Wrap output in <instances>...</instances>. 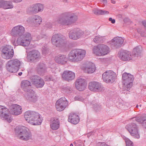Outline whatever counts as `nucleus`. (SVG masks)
I'll return each instance as SVG.
<instances>
[{"instance_id": "nucleus-1", "label": "nucleus", "mask_w": 146, "mask_h": 146, "mask_svg": "<svg viewBox=\"0 0 146 146\" xmlns=\"http://www.w3.org/2000/svg\"><path fill=\"white\" fill-rule=\"evenodd\" d=\"M25 28L21 25H18L13 27L10 34L13 36L17 37L16 44L17 45L27 46L30 44L32 39L31 34L27 33L25 34Z\"/></svg>"}, {"instance_id": "nucleus-2", "label": "nucleus", "mask_w": 146, "mask_h": 146, "mask_svg": "<svg viewBox=\"0 0 146 146\" xmlns=\"http://www.w3.org/2000/svg\"><path fill=\"white\" fill-rule=\"evenodd\" d=\"M86 54L85 50L75 49L71 50L68 55V60L70 61L77 62L82 60Z\"/></svg>"}, {"instance_id": "nucleus-3", "label": "nucleus", "mask_w": 146, "mask_h": 146, "mask_svg": "<svg viewBox=\"0 0 146 146\" xmlns=\"http://www.w3.org/2000/svg\"><path fill=\"white\" fill-rule=\"evenodd\" d=\"M77 19V16L75 14L67 12L63 14L62 17L59 18L57 21L62 25H68L74 23Z\"/></svg>"}, {"instance_id": "nucleus-4", "label": "nucleus", "mask_w": 146, "mask_h": 146, "mask_svg": "<svg viewBox=\"0 0 146 146\" xmlns=\"http://www.w3.org/2000/svg\"><path fill=\"white\" fill-rule=\"evenodd\" d=\"M123 88L124 90L129 91L132 86L133 77L130 74L125 73L122 77Z\"/></svg>"}, {"instance_id": "nucleus-5", "label": "nucleus", "mask_w": 146, "mask_h": 146, "mask_svg": "<svg viewBox=\"0 0 146 146\" xmlns=\"http://www.w3.org/2000/svg\"><path fill=\"white\" fill-rule=\"evenodd\" d=\"M109 48L104 44H100L94 46L93 49V52L98 56H104L109 52Z\"/></svg>"}, {"instance_id": "nucleus-6", "label": "nucleus", "mask_w": 146, "mask_h": 146, "mask_svg": "<svg viewBox=\"0 0 146 146\" xmlns=\"http://www.w3.org/2000/svg\"><path fill=\"white\" fill-rule=\"evenodd\" d=\"M18 133L19 138L21 140L28 141L31 139L32 134L30 131L24 126L20 127Z\"/></svg>"}, {"instance_id": "nucleus-7", "label": "nucleus", "mask_w": 146, "mask_h": 146, "mask_svg": "<svg viewBox=\"0 0 146 146\" xmlns=\"http://www.w3.org/2000/svg\"><path fill=\"white\" fill-rule=\"evenodd\" d=\"M21 64V62L17 59L11 60L7 64V68L9 71L15 72L18 70Z\"/></svg>"}, {"instance_id": "nucleus-8", "label": "nucleus", "mask_w": 146, "mask_h": 146, "mask_svg": "<svg viewBox=\"0 0 146 146\" xmlns=\"http://www.w3.org/2000/svg\"><path fill=\"white\" fill-rule=\"evenodd\" d=\"M1 54L4 59L8 60L12 58L14 55L13 48L10 45H6L2 49Z\"/></svg>"}, {"instance_id": "nucleus-9", "label": "nucleus", "mask_w": 146, "mask_h": 146, "mask_svg": "<svg viewBox=\"0 0 146 146\" xmlns=\"http://www.w3.org/2000/svg\"><path fill=\"white\" fill-rule=\"evenodd\" d=\"M104 81L108 83H112L115 80L116 77V74L111 70L106 71L102 75Z\"/></svg>"}, {"instance_id": "nucleus-10", "label": "nucleus", "mask_w": 146, "mask_h": 146, "mask_svg": "<svg viewBox=\"0 0 146 146\" xmlns=\"http://www.w3.org/2000/svg\"><path fill=\"white\" fill-rule=\"evenodd\" d=\"M64 37L60 34H55L53 35L51 38L52 44L57 47L62 46L64 44Z\"/></svg>"}, {"instance_id": "nucleus-11", "label": "nucleus", "mask_w": 146, "mask_h": 146, "mask_svg": "<svg viewBox=\"0 0 146 146\" xmlns=\"http://www.w3.org/2000/svg\"><path fill=\"white\" fill-rule=\"evenodd\" d=\"M84 33L78 28H75L70 30L69 33V36L70 39L76 40L84 37Z\"/></svg>"}, {"instance_id": "nucleus-12", "label": "nucleus", "mask_w": 146, "mask_h": 146, "mask_svg": "<svg viewBox=\"0 0 146 146\" xmlns=\"http://www.w3.org/2000/svg\"><path fill=\"white\" fill-rule=\"evenodd\" d=\"M125 128L134 138L137 139L139 138L140 135L138 132V127L135 123H130L126 126Z\"/></svg>"}, {"instance_id": "nucleus-13", "label": "nucleus", "mask_w": 146, "mask_h": 146, "mask_svg": "<svg viewBox=\"0 0 146 146\" xmlns=\"http://www.w3.org/2000/svg\"><path fill=\"white\" fill-rule=\"evenodd\" d=\"M0 116L1 118L6 120L9 123L12 121L8 109L3 106H0Z\"/></svg>"}, {"instance_id": "nucleus-14", "label": "nucleus", "mask_w": 146, "mask_h": 146, "mask_svg": "<svg viewBox=\"0 0 146 146\" xmlns=\"http://www.w3.org/2000/svg\"><path fill=\"white\" fill-rule=\"evenodd\" d=\"M68 103L67 100L64 97H63L58 100L56 103V107L57 110L62 111L64 110L68 105Z\"/></svg>"}, {"instance_id": "nucleus-15", "label": "nucleus", "mask_w": 146, "mask_h": 146, "mask_svg": "<svg viewBox=\"0 0 146 146\" xmlns=\"http://www.w3.org/2000/svg\"><path fill=\"white\" fill-rule=\"evenodd\" d=\"M26 100L29 102L35 103L38 100V96L32 90H30L29 92L24 94Z\"/></svg>"}, {"instance_id": "nucleus-16", "label": "nucleus", "mask_w": 146, "mask_h": 146, "mask_svg": "<svg viewBox=\"0 0 146 146\" xmlns=\"http://www.w3.org/2000/svg\"><path fill=\"white\" fill-rule=\"evenodd\" d=\"M40 53L37 50H33L29 52L27 56V60L29 62H33L35 60L40 58Z\"/></svg>"}, {"instance_id": "nucleus-17", "label": "nucleus", "mask_w": 146, "mask_h": 146, "mask_svg": "<svg viewBox=\"0 0 146 146\" xmlns=\"http://www.w3.org/2000/svg\"><path fill=\"white\" fill-rule=\"evenodd\" d=\"M88 88L90 90L93 92L100 91L103 89L101 84L96 81L90 82L89 84Z\"/></svg>"}, {"instance_id": "nucleus-18", "label": "nucleus", "mask_w": 146, "mask_h": 146, "mask_svg": "<svg viewBox=\"0 0 146 146\" xmlns=\"http://www.w3.org/2000/svg\"><path fill=\"white\" fill-rule=\"evenodd\" d=\"M87 84L86 80L82 78H80L77 79L75 83L76 88L80 91L84 90L86 88Z\"/></svg>"}, {"instance_id": "nucleus-19", "label": "nucleus", "mask_w": 146, "mask_h": 146, "mask_svg": "<svg viewBox=\"0 0 146 146\" xmlns=\"http://www.w3.org/2000/svg\"><path fill=\"white\" fill-rule=\"evenodd\" d=\"M82 69L85 72L88 74H91L95 71L96 68L95 66L93 63L89 62L83 65Z\"/></svg>"}, {"instance_id": "nucleus-20", "label": "nucleus", "mask_w": 146, "mask_h": 146, "mask_svg": "<svg viewBox=\"0 0 146 146\" xmlns=\"http://www.w3.org/2000/svg\"><path fill=\"white\" fill-rule=\"evenodd\" d=\"M62 77L64 80L70 81L74 79L75 78V74L71 71H65L62 75Z\"/></svg>"}, {"instance_id": "nucleus-21", "label": "nucleus", "mask_w": 146, "mask_h": 146, "mask_svg": "<svg viewBox=\"0 0 146 146\" xmlns=\"http://www.w3.org/2000/svg\"><path fill=\"white\" fill-rule=\"evenodd\" d=\"M120 58L123 61H129L132 59V56L130 52L123 50L118 53Z\"/></svg>"}, {"instance_id": "nucleus-22", "label": "nucleus", "mask_w": 146, "mask_h": 146, "mask_svg": "<svg viewBox=\"0 0 146 146\" xmlns=\"http://www.w3.org/2000/svg\"><path fill=\"white\" fill-rule=\"evenodd\" d=\"M31 22L33 24V25L35 27H38L41 23L42 19L41 17L38 15H35L29 17Z\"/></svg>"}, {"instance_id": "nucleus-23", "label": "nucleus", "mask_w": 146, "mask_h": 146, "mask_svg": "<svg viewBox=\"0 0 146 146\" xmlns=\"http://www.w3.org/2000/svg\"><path fill=\"white\" fill-rule=\"evenodd\" d=\"M55 60L57 63L61 64H66L67 61L66 56L64 55H59L55 57Z\"/></svg>"}, {"instance_id": "nucleus-24", "label": "nucleus", "mask_w": 146, "mask_h": 146, "mask_svg": "<svg viewBox=\"0 0 146 146\" xmlns=\"http://www.w3.org/2000/svg\"><path fill=\"white\" fill-rule=\"evenodd\" d=\"M22 109L21 106L17 104L12 105L11 108L12 113L15 115H18L21 114L22 112Z\"/></svg>"}, {"instance_id": "nucleus-25", "label": "nucleus", "mask_w": 146, "mask_h": 146, "mask_svg": "<svg viewBox=\"0 0 146 146\" xmlns=\"http://www.w3.org/2000/svg\"><path fill=\"white\" fill-rule=\"evenodd\" d=\"M35 115H38V113L34 111H28L24 113L25 118L28 123L30 121L32 123V120H31Z\"/></svg>"}, {"instance_id": "nucleus-26", "label": "nucleus", "mask_w": 146, "mask_h": 146, "mask_svg": "<svg viewBox=\"0 0 146 146\" xmlns=\"http://www.w3.org/2000/svg\"><path fill=\"white\" fill-rule=\"evenodd\" d=\"M123 42V39L120 37L114 38L111 40V44L116 47L120 46Z\"/></svg>"}, {"instance_id": "nucleus-27", "label": "nucleus", "mask_w": 146, "mask_h": 146, "mask_svg": "<svg viewBox=\"0 0 146 146\" xmlns=\"http://www.w3.org/2000/svg\"><path fill=\"white\" fill-rule=\"evenodd\" d=\"M31 120L32 123L30 121L29 123L33 125H40L42 122V118L41 117L40 115L38 113V115H35Z\"/></svg>"}, {"instance_id": "nucleus-28", "label": "nucleus", "mask_w": 146, "mask_h": 146, "mask_svg": "<svg viewBox=\"0 0 146 146\" xmlns=\"http://www.w3.org/2000/svg\"><path fill=\"white\" fill-rule=\"evenodd\" d=\"M50 128L53 130H56L60 126V122L58 119L56 118H52L50 123Z\"/></svg>"}, {"instance_id": "nucleus-29", "label": "nucleus", "mask_w": 146, "mask_h": 146, "mask_svg": "<svg viewBox=\"0 0 146 146\" xmlns=\"http://www.w3.org/2000/svg\"><path fill=\"white\" fill-rule=\"evenodd\" d=\"M31 82L28 80H24L21 82V88L24 91L27 92H29L30 90H32L30 88L31 87Z\"/></svg>"}, {"instance_id": "nucleus-30", "label": "nucleus", "mask_w": 146, "mask_h": 146, "mask_svg": "<svg viewBox=\"0 0 146 146\" xmlns=\"http://www.w3.org/2000/svg\"><path fill=\"white\" fill-rule=\"evenodd\" d=\"M80 120L79 116L76 114L73 113H70L68 117V121L71 123L76 124Z\"/></svg>"}, {"instance_id": "nucleus-31", "label": "nucleus", "mask_w": 146, "mask_h": 146, "mask_svg": "<svg viewBox=\"0 0 146 146\" xmlns=\"http://www.w3.org/2000/svg\"><path fill=\"white\" fill-rule=\"evenodd\" d=\"M132 119L133 121L139 122L143 127L146 128V115L133 117Z\"/></svg>"}, {"instance_id": "nucleus-32", "label": "nucleus", "mask_w": 146, "mask_h": 146, "mask_svg": "<svg viewBox=\"0 0 146 146\" xmlns=\"http://www.w3.org/2000/svg\"><path fill=\"white\" fill-rule=\"evenodd\" d=\"M37 71L38 74H41L46 71L45 65L43 63L39 64L37 66Z\"/></svg>"}, {"instance_id": "nucleus-33", "label": "nucleus", "mask_w": 146, "mask_h": 146, "mask_svg": "<svg viewBox=\"0 0 146 146\" xmlns=\"http://www.w3.org/2000/svg\"><path fill=\"white\" fill-rule=\"evenodd\" d=\"M13 6L12 3L9 1H4L1 7H3L5 9L12 8Z\"/></svg>"}, {"instance_id": "nucleus-34", "label": "nucleus", "mask_w": 146, "mask_h": 146, "mask_svg": "<svg viewBox=\"0 0 146 146\" xmlns=\"http://www.w3.org/2000/svg\"><path fill=\"white\" fill-rule=\"evenodd\" d=\"M40 77L37 75L32 76L30 77V79L33 84L35 85L36 84H37V81H39Z\"/></svg>"}, {"instance_id": "nucleus-35", "label": "nucleus", "mask_w": 146, "mask_h": 146, "mask_svg": "<svg viewBox=\"0 0 146 146\" xmlns=\"http://www.w3.org/2000/svg\"><path fill=\"white\" fill-rule=\"evenodd\" d=\"M40 77L37 75L32 76L30 77V79L33 84L35 85L36 84H37V81H39Z\"/></svg>"}, {"instance_id": "nucleus-36", "label": "nucleus", "mask_w": 146, "mask_h": 146, "mask_svg": "<svg viewBox=\"0 0 146 146\" xmlns=\"http://www.w3.org/2000/svg\"><path fill=\"white\" fill-rule=\"evenodd\" d=\"M94 13L95 14L100 15H105L108 14L109 12L108 11L96 9L93 10Z\"/></svg>"}, {"instance_id": "nucleus-37", "label": "nucleus", "mask_w": 146, "mask_h": 146, "mask_svg": "<svg viewBox=\"0 0 146 146\" xmlns=\"http://www.w3.org/2000/svg\"><path fill=\"white\" fill-rule=\"evenodd\" d=\"M37 6V5H36V4L33 5L28 8V10L30 12L37 13L36 7H38Z\"/></svg>"}, {"instance_id": "nucleus-38", "label": "nucleus", "mask_w": 146, "mask_h": 146, "mask_svg": "<svg viewBox=\"0 0 146 146\" xmlns=\"http://www.w3.org/2000/svg\"><path fill=\"white\" fill-rule=\"evenodd\" d=\"M140 52L141 50L140 47H137L133 49V53L135 56H138L140 54Z\"/></svg>"}, {"instance_id": "nucleus-39", "label": "nucleus", "mask_w": 146, "mask_h": 146, "mask_svg": "<svg viewBox=\"0 0 146 146\" xmlns=\"http://www.w3.org/2000/svg\"><path fill=\"white\" fill-rule=\"evenodd\" d=\"M39 79L40 80L37 81L38 84H36L35 86L37 88H42L44 85V80L41 78Z\"/></svg>"}, {"instance_id": "nucleus-40", "label": "nucleus", "mask_w": 146, "mask_h": 146, "mask_svg": "<svg viewBox=\"0 0 146 146\" xmlns=\"http://www.w3.org/2000/svg\"><path fill=\"white\" fill-rule=\"evenodd\" d=\"M103 37L99 35L96 36L93 39L95 43H99L103 40Z\"/></svg>"}, {"instance_id": "nucleus-41", "label": "nucleus", "mask_w": 146, "mask_h": 146, "mask_svg": "<svg viewBox=\"0 0 146 146\" xmlns=\"http://www.w3.org/2000/svg\"><path fill=\"white\" fill-rule=\"evenodd\" d=\"M36 5H37V7H36V10H37V13L39 12L42 11L44 8V7L43 5L40 3H36Z\"/></svg>"}, {"instance_id": "nucleus-42", "label": "nucleus", "mask_w": 146, "mask_h": 146, "mask_svg": "<svg viewBox=\"0 0 146 146\" xmlns=\"http://www.w3.org/2000/svg\"><path fill=\"white\" fill-rule=\"evenodd\" d=\"M52 66L53 67L51 68V70L52 72L56 73L60 71V69L58 67L55 66L54 64H53Z\"/></svg>"}, {"instance_id": "nucleus-43", "label": "nucleus", "mask_w": 146, "mask_h": 146, "mask_svg": "<svg viewBox=\"0 0 146 146\" xmlns=\"http://www.w3.org/2000/svg\"><path fill=\"white\" fill-rule=\"evenodd\" d=\"M62 90L64 92L69 94L71 92L72 89L70 87L67 86L63 88Z\"/></svg>"}, {"instance_id": "nucleus-44", "label": "nucleus", "mask_w": 146, "mask_h": 146, "mask_svg": "<svg viewBox=\"0 0 146 146\" xmlns=\"http://www.w3.org/2000/svg\"><path fill=\"white\" fill-rule=\"evenodd\" d=\"M126 146H133V143L129 139L126 138L125 139Z\"/></svg>"}, {"instance_id": "nucleus-45", "label": "nucleus", "mask_w": 146, "mask_h": 146, "mask_svg": "<svg viewBox=\"0 0 146 146\" xmlns=\"http://www.w3.org/2000/svg\"><path fill=\"white\" fill-rule=\"evenodd\" d=\"M45 27H46L49 29L51 28H53V27L52 24L51 23L49 22L47 23L46 24Z\"/></svg>"}, {"instance_id": "nucleus-46", "label": "nucleus", "mask_w": 146, "mask_h": 146, "mask_svg": "<svg viewBox=\"0 0 146 146\" xmlns=\"http://www.w3.org/2000/svg\"><path fill=\"white\" fill-rule=\"evenodd\" d=\"M75 99L76 100H78L81 101H82L84 100V99L80 96H76Z\"/></svg>"}, {"instance_id": "nucleus-47", "label": "nucleus", "mask_w": 146, "mask_h": 146, "mask_svg": "<svg viewBox=\"0 0 146 146\" xmlns=\"http://www.w3.org/2000/svg\"><path fill=\"white\" fill-rule=\"evenodd\" d=\"M44 79L46 81H50L53 80L52 77L49 76H46Z\"/></svg>"}, {"instance_id": "nucleus-48", "label": "nucleus", "mask_w": 146, "mask_h": 146, "mask_svg": "<svg viewBox=\"0 0 146 146\" xmlns=\"http://www.w3.org/2000/svg\"><path fill=\"white\" fill-rule=\"evenodd\" d=\"M109 21H110L111 22V23L114 24L115 22V20L114 19H112L111 18H110L109 19Z\"/></svg>"}, {"instance_id": "nucleus-49", "label": "nucleus", "mask_w": 146, "mask_h": 146, "mask_svg": "<svg viewBox=\"0 0 146 146\" xmlns=\"http://www.w3.org/2000/svg\"><path fill=\"white\" fill-rule=\"evenodd\" d=\"M142 25L146 27V20L143 21L142 22Z\"/></svg>"}, {"instance_id": "nucleus-50", "label": "nucleus", "mask_w": 146, "mask_h": 146, "mask_svg": "<svg viewBox=\"0 0 146 146\" xmlns=\"http://www.w3.org/2000/svg\"><path fill=\"white\" fill-rule=\"evenodd\" d=\"M4 0H0V8L1 7Z\"/></svg>"}, {"instance_id": "nucleus-51", "label": "nucleus", "mask_w": 146, "mask_h": 146, "mask_svg": "<svg viewBox=\"0 0 146 146\" xmlns=\"http://www.w3.org/2000/svg\"><path fill=\"white\" fill-rule=\"evenodd\" d=\"M111 2L113 4H115V0H111Z\"/></svg>"}, {"instance_id": "nucleus-52", "label": "nucleus", "mask_w": 146, "mask_h": 146, "mask_svg": "<svg viewBox=\"0 0 146 146\" xmlns=\"http://www.w3.org/2000/svg\"><path fill=\"white\" fill-rule=\"evenodd\" d=\"M102 2L104 3H106L107 0H102Z\"/></svg>"}, {"instance_id": "nucleus-53", "label": "nucleus", "mask_w": 146, "mask_h": 146, "mask_svg": "<svg viewBox=\"0 0 146 146\" xmlns=\"http://www.w3.org/2000/svg\"><path fill=\"white\" fill-rule=\"evenodd\" d=\"M45 50L44 49H43L42 50V53L44 54H46V53L45 52Z\"/></svg>"}, {"instance_id": "nucleus-54", "label": "nucleus", "mask_w": 146, "mask_h": 146, "mask_svg": "<svg viewBox=\"0 0 146 146\" xmlns=\"http://www.w3.org/2000/svg\"><path fill=\"white\" fill-rule=\"evenodd\" d=\"M22 74V72H19L18 73V75L19 76H21Z\"/></svg>"}, {"instance_id": "nucleus-55", "label": "nucleus", "mask_w": 146, "mask_h": 146, "mask_svg": "<svg viewBox=\"0 0 146 146\" xmlns=\"http://www.w3.org/2000/svg\"><path fill=\"white\" fill-rule=\"evenodd\" d=\"M70 146H73V144H72V143H71V144L70 145Z\"/></svg>"}, {"instance_id": "nucleus-56", "label": "nucleus", "mask_w": 146, "mask_h": 146, "mask_svg": "<svg viewBox=\"0 0 146 146\" xmlns=\"http://www.w3.org/2000/svg\"><path fill=\"white\" fill-rule=\"evenodd\" d=\"M136 108H138V105H137L136 106Z\"/></svg>"}, {"instance_id": "nucleus-57", "label": "nucleus", "mask_w": 146, "mask_h": 146, "mask_svg": "<svg viewBox=\"0 0 146 146\" xmlns=\"http://www.w3.org/2000/svg\"><path fill=\"white\" fill-rule=\"evenodd\" d=\"M74 144H76V142H74Z\"/></svg>"}, {"instance_id": "nucleus-58", "label": "nucleus", "mask_w": 146, "mask_h": 146, "mask_svg": "<svg viewBox=\"0 0 146 146\" xmlns=\"http://www.w3.org/2000/svg\"><path fill=\"white\" fill-rule=\"evenodd\" d=\"M141 105H139L140 107H141Z\"/></svg>"}, {"instance_id": "nucleus-59", "label": "nucleus", "mask_w": 146, "mask_h": 146, "mask_svg": "<svg viewBox=\"0 0 146 146\" xmlns=\"http://www.w3.org/2000/svg\"><path fill=\"white\" fill-rule=\"evenodd\" d=\"M87 136H88V137L89 136V135H88V134L87 135Z\"/></svg>"}]
</instances>
